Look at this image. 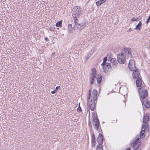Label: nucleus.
<instances>
[{
	"label": "nucleus",
	"instance_id": "1",
	"mask_svg": "<svg viewBox=\"0 0 150 150\" xmlns=\"http://www.w3.org/2000/svg\"><path fill=\"white\" fill-rule=\"evenodd\" d=\"M126 55L129 57H132L131 50L128 48H123L122 52L117 56V61L118 63L121 64H124L126 61Z\"/></svg>",
	"mask_w": 150,
	"mask_h": 150
},
{
	"label": "nucleus",
	"instance_id": "2",
	"mask_svg": "<svg viewBox=\"0 0 150 150\" xmlns=\"http://www.w3.org/2000/svg\"><path fill=\"white\" fill-rule=\"evenodd\" d=\"M140 100L146 98L148 96V92L146 87L142 86L138 90Z\"/></svg>",
	"mask_w": 150,
	"mask_h": 150
},
{
	"label": "nucleus",
	"instance_id": "3",
	"mask_svg": "<svg viewBox=\"0 0 150 150\" xmlns=\"http://www.w3.org/2000/svg\"><path fill=\"white\" fill-rule=\"evenodd\" d=\"M88 97L87 98L88 108L90 109L92 111H93L95 108V102L92 99L91 100L90 102L89 101L91 96V91L90 90L88 91Z\"/></svg>",
	"mask_w": 150,
	"mask_h": 150
},
{
	"label": "nucleus",
	"instance_id": "4",
	"mask_svg": "<svg viewBox=\"0 0 150 150\" xmlns=\"http://www.w3.org/2000/svg\"><path fill=\"white\" fill-rule=\"evenodd\" d=\"M133 142H134L133 146V150H141V139L139 138H137L136 140Z\"/></svg>",
	"mask_w": 150,
	"mask_h": 150
},
{
	"label": "nucleus",
	"instance_id": "5",
	"mask_svg": "<svg viewBox=\"0 0 150 150\" xmlns=\"http://www.w3.org/2000/svg\"><path fill=\"white\" fill-rule=\"evenodd\" d=\"M140 100L142 105H144L146 108L148 109L150 108V102L147 98H146Z\"/></svg>",
	"mask_w": 150,
	"mask_h": 150
},
{
	"label": "nucleus",
	"instance_id": "6",
	"mask_svg": "<svg viewBox=\"0 0 150 150\" xmlns=\"http://www.w3.org/2000/svg\"><path fill=\"white\" fill-rule=\"evenodd\" d=\"M129 69L131 71H134L136 70V67L135 65V62L133 60H130L128 64Z\"/></svg>",
	"mask_w": 150,
	"mask_h": 150
},
{
	"label": "nucleus",
	"instance_id": "7",
	"mask_svg": "<svg viewBox=\"0 0 150 150\" xmlns=\"http://www.w3.org/2000/svg\"><path fill=\"white\" fill-rule=\"evenodd\" d=\"M93 125L95 129L96 130H98L99 129V122L98 119L94 117L92 120Z\"/></svg>",
	"mask_w": 150,
	"mask_h": 150
},
{
	"label": "nucleus",
	"instance_id": "8",
	"mask_svg": "<svg viewBox=\"0 0 150 150\" xmlns=\"http://www.w3.org/2000/svg\"><path fill=\"white\" fill-rule=\"evenodd\" d=\"M101 66L103 69L104 71L105 72H107L111 67L110 64L108 63H105L104 64L102 63L101 64Z\"/></svg>",
	"mask_w": 150,
	"mask_h": 150
},
{
	"label": "nucleus",
	"instance_id": "9",
	"mask_svg": "<svg viewBox=\"0 0 150 150\" xmlns=\"http://www.w3.org/2000/svg\"><path fill=\"white\" fill-rule=\"evenodd\" d=\"M74 9L75 11L74 14L79 18L82 14L81 7L80 6H76L75 7Z\"/></svg>",
	"mask_w": 150,
	"mask_h": 150
},
{
	"label": "nucleus",
	"instance_id": "10",
	"mask_svg": "<svg viewBox=\"0 0 150 150\" xmlns=\"http://www.w3.org/2000/svg\"><path fill=\"white\" fill-rule=\"evenodd\" d=\"M133 77L134 78H137L139 77L140 76V73L139 69H136V70L134 71L133 73Z\"/></svg>",
	"mask_w": 150,
	"mask_h": 150
},
{
	"label": "nucleus",
	"instance_id": "11",
	"mask_svg": "<svg viewBox=\"0 0 150 150\" xmlns=\"http://www.w3.org/2000/svg\"><path fill=\"white\" fill-rule=\"evenodd\" d=\"M136 84L137 87H141L142 86H143L142 84V81L141 78L140 77L138 78L136 82Z\"/></svg>",
	"mask_w": 150,
	"mask_h": 150
},
{
	"label": "nucleus",
	"instance_id": "12",
	"mask_svg": "<svg viewBox=\"0 0 150 150\" xmlns=\"http://www.w3.org/2000/svg\"><path fill=\"white\" fill-rule=\"evenodd\" d=\"M97 141L98 143H99L100 144H102L103 141V135L99 134L97 138Z\"/></svg>",
	"mask_w": 150,
	"mask_h": 150
},
{
	"label": "nucleus",
	"instance_id": "13",
	"mask_svg": "<svg viewBox=\"0 0 150 150\" xmlns=\"http://www.w3.org/2000/svg\"><path fill=\"white\" fill-rule=\"evenodd\" d=\"M97 91L96 89L93 90V91L92 98L93 101H96L97 99Z\"/></svg>",
	"mask_w": 150,
	"mask_h": 150
},
{
	"label": "nucleus",
	"instance_id": "14",
	"mask_svg": "<svg viewBox=\"0 0 150 150\" xmlns=\"http://www.w3.org/2000/svg\"><path fill=\"white\" fill-rule=\"evenodd\" d=\"M150 120V114L147 113L144 114L143 117V121H149Z\"/></svg>",
	"mask_w": 150,
	"mask_h": 150
},
{
	"label": "nucleus",
	"instance_id": "15",
	"mask_svg": "<svg viewBox=\"0 0 150 150\" xmlns=\"http://www.w3.org/2000/svg\"><path fill=\"white\" fill-rule=\"evenodd\" d=\"M79 30H81L83 29L85 26V24L84 23H81L75 26Z\"/></svg>",
	"mask_w": 150,
	"mask_h": 150
},
{
	"label": "nucleus",
	"instance_id": "16",
	"mask_svg": "<svg viewBox=\"0 0 150 150\" xmlns=\"http://www.w3.org/2000/svg\"><path fill=\"white\" fill-rule=\"evenodd\" d=\"M110 62L111 63L113 67H115L117 64V61L114 58H111L110 60Z\"/></svg>",
	"mask_w": 150,
	"mask_h": 150
},
{
	"label": "nucleus",
	"instance_id": "17",
	"mask_svg": "<svg viewBox=\"0 0 150 150\" xmlns=\"http://www.w3.org/2000/svg\"><path fill=\"white\" fill-rule=\"evenodd\" d=\"M73 27H72V25L71 24L69 23L68 25V32L69 33H72L73 31Z\"/></svg>",
	"mask_w": 150,
	"mask_h": 150
},
{
	"label": "nucleus",
	"instance_id": "18",
	"mask_svg": "<svg viewBox=\"0 0 150 150\" xmlns=\"http://www.w3.org/2000/svg\"><path fill=\"white\" fill-rule=\"evenodd\" d=\"M106 0H100L96 2V4L98 6H99L102 4L104 3Z\"/></svg>",
	"mask_w": 150,
	"mask_h": 150
},
{
	"label": "nucleus",
	"instance_id": "19",
	"mask_svg": "<svg viewBox=\"0 0 150 150\" xmlns=\"http://www.w3.org/2000/svg\"><path fill=\"white\" fill-rule=\"evenodd\" d=\"M102 78V76L100 74H98L97 77V81L98 83L99 84L101 83Z\"/></svg>",
	"mask_w": 150,
	"mask_h": 150
},
{
	"label": "nucleus",
	"instance_id": "20",
	"mask_svg": "<svg viewBox=\"0 0 150 150\" xmlns=\"http://www.w3.org/2000/svg\"><path fill=\"white\" fill-rule=\"evenodd\" d=\"M73 18L74 21V23L75 24L74 26H75L79 24V21L77 18L76 16L73 17Z\"/></svg>",
	"mask_w": 150,
	"mask_h": 150
},
{
	"label": "nucleus",
	"instance_id": "21",
	"mask_svg": "<svg viewBox=\"0 0 150 150\" xmlns=\"http://www.w3.org/2000/svg\"><path fill=\"white\" fill-rule=\"evenodd\" d=\"M142 26V23L141 21L139 22V23L136 26L135 29L137 30H140V28Z\"/></svg>",
	"mask_w": 150,
	"mask_h": 150
},
{
	"label": "nucleus",
	"instance_id": "22",
	"mask_svg": "<svg viewBox=\"0 0 150 150\" xmlns=\"http://www.w3.org/2000/svg\"><path fill=\"white\" fill-rule=\"evenodd\" d=\"M149 126L147 122L145 121L144 122L143 128L144 130H147Z\"/></svg>",
	"mask_w": 150,
	"mask_h": 150
},
{
	"label": "nucleus",
	"instance_id": "23",
	"mask_svg": "<svg viewBox=\"0 0 150 150\" xmlns=\"http://www.w3.org/2000/svg\"><path fill=\"white\" fill-rule=\"evenodd\" d=\"M98 143V145L97 147L96 148L97 150H102L103 147L102 146V144H100L99 143Z\"/></svg>",
	"mask_w": 150,
	"mask_h": 150
},
{
	"label": "nucleus",
	"instance_id": "24",
	"mask_svg": "<svg viewBox=\"0 0 150 150\" xmlns=\"http://www.w3.org/2000/svg\"><path fill=\"white\" fill-rule=\"evenodd\" d=\"M56 27H61L62 26V21H59L56 24Z\"/></svg>",
	"mask_w": 150,
	"mask_h": 150
},
{
	"label": "nucleus",
	"instance_id": "25",
	"mask_svg": "<svg viewBox=\"0 0 150 150\" xmlns=\"http://www.w3.org/2000/svg\"><path fill=\"white\" fill-rule=\"evenodd\" d=\"M95 76H96V74L95 73H92L91 75L90 79H92V80H94Z\"/></svg>",
	"mask_w": 150,
	"mask_h": 150
},
{
	"label": "nucleus",
	"instance_id": "26",
	"mask_svg": "<svg viewBox=\"0 0 150 150\" xmlns=\"http://www.w3.org/2000/svg\"><path fill=\"white\" fill-rule=\"evenodd\" d=\"M95 136L94 134H92V138H91V141L92 143H94L95 142Z\"/></svg>",
	"mask_w": 150,
	"mask_h": 150
},
{
	"label": "nucleus",
	"instance_id": "27",
	"mask_svg": "<svg viewBox=\"0 0 150 150\" xmlns=\"http://www.w3.org/2000/svg\"><path fill=\"white\" fill-rule=\"evenodd\" d=\"M144 133H145V131L144 130H143L140 133V137L141 138H143V136L144 137Z\"/></svg>",
	"mask_w": 150,
	"mask_h": 150
},
{
	"label": "nucleus",
	"instance_id": "28",
	"mask_svg": "<svg viewBox=\"0 0 150 150\" xmlns=\"http://www.w3.org/2000/svg\"><path fill=\"white\" fill-rule=\"evenodd\" d=\"M108 57H105L103 59V63L105 64L106 62V61L108 59Z\"/></svg>",
	"mask_w": 150,
	"mask_h": 150
},
{
	"label": "nucleus",
	"instance_id": "29",
	"mask_svg": "<svg viewBox=\"0 0 150 150\" xmlns=\"http://www.w3.org/2000/svg\"><path fill=\"white\" fill-rule=\"evenodd\" d=\"M139 21V19L138 18H137L136 19H135L134 18H132L131 19V21Z\"/></svg>",
	"mask_w": 150,
	"mask_h": 150
},
{
	"label": "nucleus",
	"instance_id": "30",
	"mask_svg": "<svg viewBox=\"0 0 150 150\" xmlns=\"http://www.w3.org/2000/svg\"><path fill=\"white\" fill-rule=\"evenodd\" d=\"M150 21V15L149 16V17L147 18L146 21V24H148Z\"/></svg>",
	"mask_w": 150,
	"mask_h": 150
},
{
	"label": "nucleus",
	"instance_id": "31",
	"mask_svg": "<svg viewBox=\"0 0 150 150\" xmlns=\"http://www.w3.org/2000/svg\"><path fill=\"white\" fill-rule=\"evenodd\" d=\"M57 92V91L56 90V89H55L54 91H51V93L52 94H54L55 93Z\"/></svg>",
	"mask_w": 150,
	"mask_h": 150
},
{
	"label": "nucleus",
	"instance_id": "32",
	"mask_svg": "<svg viewBox=\"0 0 150 150\" xmlns=\"http://www.w3.org/2000/svg\"><path fill=\"white\" fill-rule=\"evenodd\" d=\"M94 81V80H92V79H90V83L91 84H93V83Z\"/></svg>",
	"mask_w": 150,
	"mask_h": 150
},
{
	"label": "nucleus",
	"instance_id": "33",
	"mask_svg": "<svg viewBox=\"0 0 150 150\" xmlns=\"http://www.w3.org/2000/svg\"><path fill=\"white\" fill-rule=\"evenodd\" d=\"M58 89H60V86H57L55 89H56V90L57 91Z\"/></svg>",
	"mask_w": 150,
	"mask_h": 150
},
{
	"label": "nucleus",
	"instance_id": "34",
	"mask_svg": "<svg viewBox=\"0 0 150 150\" xmlns=\"http://www.w3.org/2000/svg\"><path fill=\"white\" fill-rule=\"evenodd\" d=\"M77 110L78 111H79V112L82 111V110L81 107H80L79 108H78L77 109Z\"/></svg>",
	"mask_w": 150,
	"mask_h": 150
},
{
	"label": "nucleus",
	"instance_id": "35",
	"mask_svg": "<svg viewBox=\"0 0 150 150\" xmlns=\"http://www.w3.org/2000/svg\"><path fill=\"white\" fill-rule=\"evenodd\" d=\"M45 40L46 41H49V39L47 37H46L45 38Z\"/></svg>",
	"mask_w": 150,
	"mask_h": 150
},
{
	"label": "nucleus",
	"instance_id": "36",
	"mask_svg": "<svg viewBox=\"0 0 150 150\" xmlns=\"http://www.w3.org/2000/svg\"><path fill=\"white\" fill-rule=\"evenodd\" d=\"M125 150H132V149L130 148H127Z\"/></svg>",
	"mask_w": 150,
	"mask_h": 150
},
{
	"label": "nucleus",
	"instance_id": "37",
	"mask_svg": "<svg viewBox=\"0 0 150 150\" xmlns=\"http://www.w3.org/2000/svg\"><path fill=\"white\" fill-rule=\"evenodd\" d=\"M128 30L129 31H132V29L131 28H130Z\"/></svg>",
	"mask_w": 150,
	"mask_h": 150
},
{
	"label": "nucleus",
	"instance_id": "38",
	"mask_svg": "<svg viewBox=\"0 0 150 150\" xmlns=\"http://www.w3.org/2000/svg\"><path fill=\"white\" fill-rule=\"evenodd\" d=\"M111 59H110V58H109L108 59V61H110V60Z\"/></svg>",
	"mask_w": 150,
	"mask_h": 150
},
{
	"label": "nucleus",
	"instance_id": "39",
	"mask_svg": "<svg viewBox=\"0 0 150 150\" xmlns=\"http://www.w3.org/2000/svg\"><path fill=\"white\" fill-rule=\"evenodd\" d=\"M55 54V53H53L52 54V55H54V54Z\"/></svg>",
	"mask_w": 150,
	"mask_h": 150
},
{
	"label": "nucleus",
	"instance_id": "40",
	"mask_svg": "<svg viewBox=\"0 0 150 150\" xmlns=\"http://www.w3.org/2000/svg\"><path fill=\"white\" fill-rule=\"evenodd\" d=\"M55 54V53H53L52 54V55H54V54Z\"/></svg>",
	"mask_w": 150,
	"mask_h": 150
},
{
	"label": "nucleus",
	"instance_id": "41",
	"mask_svg": "<svg viewBox=\"0 0 150 150\" xmlns=\"http://www.w3.org/2000/svg\"><path fill=\"white\" fill-rule=\"evenodd\" d=\"M50 31H52V29H50Z\"/></svg>",
	"mask_w": 150,
	"mask_h": 150
},
{
	"label": "nucleus",
	"instance_id": "42",
	"mask_svg": "<svg viewBox=\"0 0 150 150\" xmlns=\"http://www.w3.org/2000/svg\"><path fill=\"white\" fill-rule=\"evenodd\" d=\"M90 127H91V125H90Z\"/></svg>",
	"mask_w": 150,
	"mask_h": 150
},
{
	"label": "nucleus",
	"instance_id": "43",
	"mask_svg": "<svg viewBox=\"0 0 150 150\" xmlns=\"http://www.w3.org/2000/svg\"><path fill=\"white\" fill-rule=\"evenodd\" d=\"M57 29L58 30L59 29V28H57Z\"/></svg>",
	"mask_w": 150,
	"mask_h": 150
},
{
	"label": "nucleus",
	"instance_id": "44",
	"mask_svg": "<svg viewBox=\"0 0 150 150\" xmlns=\"http://www.w3.org/2000/svg\"><path fill=\"white\" fill-rule=\"evenodd\" d=\"M141 19V18H139V20H140Z\"/></svg>",
	"mask_w": 150,
	"mask_h": 150
}]
</instances>
